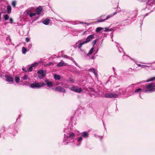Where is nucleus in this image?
<instances>
[{"label": "nucleus", "mask_w": 155, "mask_h": 155, "mask_svg": "<svg viewBox=\"0 0 155 155\" xmlns=\"http://www.w3.org/2000/svg\"><path fill=\"white\" fill-rule=\"evenodd\" d=\"M75 134L72 132H70L67 135H64V139L63 140V143L64 144H67L68 142H72L74 141L73 137H75Z\"/></svg>", "instance_id": "f257e3e1"}, {"label": "nucleus", "mask_w": 155, "mask_h": 155, "mask_svg": "<svg viewBox=\"0 0 155 155\" xmlns=\"http://www.w3.org/2000/svg\"><path fill=\"white\" fill-rule=\"evenodd\" d=\"M155 84L154 83H151L146 86V88L149 90H146L144 91L145 93L153 92L155 91Z\"/></svg>", "instance_id": "f03ea898"}, {"label": "nucleus", "mask_w": 155, "mask_h": 155, "mask_svg": "<svg viewBox=\"0 0 155 155\" xmlns=\"http://www.w3.org/2000/svg\"><path fill=\"white\" fill-rule=\"evenodd\" d=\"M45 85V83H39L35 82L31 84L30 87L33 89H38Z\"/></svg>", "instance_id": "7ed1b4c3"}, {"label": "nucleus", "mask_w": 155, "mask_h": 155, "mask_svg": "<svg viewBox=\"0 0 155 155\" xmlns=\"http://www.w3.org/2000/svg\"><path fill=\"white\" fill-rule=\"evenodd\" d=\"M117 13L116 12H114L113 15H108L107 16V17L105 18H104L105 15H102L99 17L97 21L98 22H102L104 21L111 17L113 16L116 14Z\"/></svg>", "instance_id": "20e7f679"}, {"label": "nucleus", "mask_w": 155, "mask_h": 155, "mask_svg": "<svg viewBox=\"0 0 155 155\" xmlns=\"http://www.w3.org/2000/svg\"><path fill=\"white\" fill-rule=\"evenodd\" d=\"M104 97L108 98H116L118 97V96L114 93H107L105 94Z\"/></svg>", "instance_id": "39448f33"}, {"label": "nucleus", "mask_w": 155, "mask_h": 155, "mask_svg": "<svg viewBox=\"0 0 155 155\" xmlns=\"http://www.w3.org/2000/svg\"><path fill=\"white\" fill-rule=\"evenodd\" d=\"M71 90L76 93H80L83 91V90L81 88H78V87H73L71 88Z\"/></svg>", "instance_id": "423d86ee"}, {"label": "nucleus", "mask_w": 155, "mask_h": 155, "mask_svg": "<svg viewBox=\"0 0 155 155\" xmlns=\"http://www.w3.org/2000/svg\"><path fill=\"white\" fill-rule=\"evenodd\" d=\"M104 28H103L101 27H97L96 30V32H97V33H99V32H101L102 31H109V30H107V28H104Z\"/></svg>", "instance_id": "0eeeda50"}, {"label": "nucleus", "mask_w": 155, "mask_h": 155, "mask_svg": "<svg viewBox=\"0 0 155 155\" xmlns=\"http://www.w3.org/2000/svg\"><path fill=\"white\" fill-rule=\"evenodd\" d=\"M6 81L9 83H12L14 81V78L8 75H5V76Z\"/></svg>", "instance_id": "6e6552de"}, {"label": "nucleus", "mask_w": 155, "mask_h": 155, "mask_svg": "<svg viewBox=\"0 0 155 155\" xmlns=\"http://www.w3.org/2000/svg\"><path fill=\"white\" fill-rule=\"evenodd\" d=\"M55 90L57 91L62 92H66L65 90L60 86H58L55 88Z\"/></svg>", "instance_id": "1a4fd4ad"}, {"label": "nucleus", "mask_w": 155, "mask_h": 155, "mask_svg": "<svg viewBox=\"0 0 155 155\" xmlns=\"http://www.w3.org/2000/svg\"><path fill=\"white\" fill-rule=\"evenodd\" d=\"M94 34H92L88 36L86 39L85 43H87L91 41L94 38Z\"/></svg>", "instance_id": "9d476101"}, {"label": "nucleus", "mask_w": 155, "mask_h": 155, "mask_svg": "<svg viewBox=\"0 0 155 155\" xmlns=\"http://www.w3.org/2000/svg\"><path fill=\"white\" fill-rule=\"evenodd\" d=\"M86 43H85V41H84L80 42L78 41L76 43V45L78 48H80L83 45Z\"/></svg>", "instance_id": "9b49d317"}, {"label": "nucleus", "mask_w": 155, "mask_h": 155, "mask_svg": "<svg viewBox=\"0 0 155 155\" xmlns=\"http://www.w3.org/2000/svg\"><path fill=\"white\" fill-rule=\"evenodd\" d=\"M37 73L39 74V77L40 78H43L45 76L44 71L42 70H40L38 71L37 72Z\"/></svg>", "instance_id": "f8f14e48"}, {"label": "nucleus", "mask_w": 155, "mask_h": 155, "mask_svg": "<svg viewBox=\"0 0 155 155\" xmlns=\"http://www.w3.org/2000/svg\"><path fill=\"white\" fill-rule=\"evenodd\" d=\"M42 10V8L41 6H39L37 8L36 10V14L37 15H39Z\"/></svg>", "instance_id": "ddd939ff"}, {"label": "nucleus", "mask_w": 155, "mask_h": 155, "mask_svg": "<svg viewBox=\"0 0 155 155\" xmlns=\"http://www.w3.org/2000/svg\"><path fill=\"white\" fill-rule=\"evenodd\" d=\"M155 2V0H148V2H147V5L150 6H152L153 5V2Z\"/></svg>", "instance_id": "4468645a"}, {"label": "nucleus", "mask_w": 155, "mask_h": 155, "mask_svg": "<svg viewBox=\"0 0 155 155\" xmlns=\"http://www.w3.org/2000/svg\"><path fill=\"white\" fill-rule=\"evenodd\" d=\"M81 136L84 138H88L89 136V134L87 132L84 131L81 133Z\"/></svg>", "instance_id": "2eb2a0df"}, {"label": "nucleus", "mask_w": 155, "mask_h": 155, "mask_svg": "<svg viewBox=\"0 0 155 155\" xmlns=\"http://www.w3.org/2000/svg\"><path fill=\"white\" fill-rule=\"evenodd\" d=\"M94 48L93 47H92L91 49L90 50V51H89V52L86 55V58H87L90 55H91L92 54V53L93 52L94 50Z\"/></svg>", "instance_id": "dca6fc26"}, {"label": "nucleus", "mask_w": 155, "mask_h": 155, "mask_svg": "<svg viewBox=\"0 0 155 155\" xmlns=\"http://www.w3.org/2000/svg\"><path fill=\"white\" fill-rule=\"evenodd\" d=\"M89 71H91L92 72H93L94 74L95 75L96 77H97V74L96 72V70L95 69L93 68H91L89 69Z\"/></svg>", "instance_id": "f3484780"}, {"label": "nucleus", "mask_w": 155, "mask_h": 155, "mask_svg": "<svg viewBox=\"0 0 155 155\" xmlns=\"http://www.w3.org/2000/svg\"><path fill=\"white\" fill-rule=\"evenodd\" d=\"M45 82L48 87H52L53 86L52 83L51 82L49 81L48 80H46Z\"/></svg>", "instance_id": "a211bd4d"}, {"label": "nucleus", "mask_w": 155, "mask_h": 155, "mask_svg": "<svg viewBox=\"0 0 155 155\" xmlns=\"http://www.w3.org/2000/svg\"><path fill=\"white\" fill-rule=\"evenodd\" d=\"M50 21V20L49 19H46L43 21V23L45 25H48V24Z\"/></svg>", "instance_id": "6ab92c4d"}, {"label": "nucleus", "mask_w": 155, "mask_h": 155, "mask_svg": "<svg viewBox=\"0 0 155 155\" xmlns=\"http://www.w3.org/2000/svg\"><path fill=\"white\" fill-rule=\"evenodd\" d=\"M60 76L59 75L55 74L54 75V79L56 80H59L60 79Z\"/></svg>", "instance_id": "aec40b11"}, {"label": "nucleus", "mask_w": 155, "mask_h": 155, "mask_svg": "<svg viewBox=\"0 0 155 155\" xmlns=\"http://www.w3.org/2000/svg\"><path fill=\"white\" fill-rule=\"evenodd\" d=\"M11 6L10 5H8L7 7V11L8 13V14L10 13L11 12Z\"/></svg>", "instance_id": "412c9836"}, {"label": "nucleus", "mask_w": 155, "mask_h": 155, "mask_svg": "<svg viewBox=\"0 0 155 155\" xmlns=\"http://www.w3.org/2000/svg\"><path fill=\"white\" fill-rule=\"evenodd\" d=\"M135 85V84H132L131 85H130L129 87H128L127 89V90H131L132 89L133 87H134V86Z\"/></svg>", "instance_id": "4be33fe9"}, {"label": "nucleus", "mask_w": 155, "mask_h": 155, "mask_svg": "<svg viewBox=\"0 0 155 155\" xmlns=\"http://www.w3.org/2000/svg\"><path fill=\"white\" fill-rule=\"evenodd\" d=\"M22 80H27L28 79V75L25 74L23 77L22 78Z\"/></svg>", "instance_id": "5701e85b"}, {"label": "nucleus", "mask_w": 155, "mask_h": 155, "mask_svg": "<svg viewBox=\"0 0 155 155\" xmlns=\"http://www.w3.org/2000/svg\"><path fill=\"white\" fill-rule=\"evenodd\" d=\"M155 81V77H153L152 78H149L148 79H147L146 81V82H149L150 81Z\"/></svg>", "instance_id": "b1692460"}, {"label": "nucleus", "mask_w": 155, "mask_h": 155, "mask_svg": "<svg viewBox=\"0 0 155 155\" xmlns=\"http://www.w3.org/2000/svg\"><path fill=\"white\" fill-rule=\"evenodd\" d=\"M140 91L144 92V91H143L142 89L140 88H138V89H136L135 91L134 92L137 93V92H140Z\"/></svg>", "instance_id": "393cba45"}, {"label": "nucleus", "mask_w": 155, "mask_h": 155, "mask_svg": "<svg viewBox=\"0 0 155 155\" xmlns=\"http://www.w3.org/2000/svg\"><path fill=\"white\" fill-rule=\"evenodd\" d=\"M20 79L18 77H15V81L18 83L19 82Z\"/></svg>", "instance_id": "a878e982"}, {"label": "nucleus", "mask_w": 155, "mask_h": 155, "mask_svg": "<svg viewBox=\"0 0 155 155\" xmlns=\"http://www.w3.org/2000/svg\"><path fill=\"white\" fill-rule=\"evenodd\" d=\"M27 49L25 47H23L22 48V52L23 54H25L27 51Z\"/></svg>", "instance_id": "bb28decb"}, {"label": "nucleus", "mask_w": 155, "mask_h": 155, "mask_svg": "<svg viewBox=\"0 0 155 155\" xmlns=\"http://www.w3.org/2000/svg\"><path fill=\"white\" fill-rule=\"evenodd\" d=\"M138 12V10L137 9H136L133 12V14H135L134 17H136L137 16V14Z\"/></svg>", "instance_id": "cd10ccee"}, {"label": "nucleus", "mask_w": 155, "mask_h": 155, "mask_svg": "<svg viewBox=\"0 0 155 155\" xmlns=\"http://www.w3.org/2000/svg\"><path fill=\"white\" fill-rule=\"evenodd\" d=\"M124 60H126L128 59V58H130V57L127 55H124L123 57Z\"/></svg>", "instance_id": "c85d7f7f"}, {"label": "nucleus", "mask_w": 155, "mask_h": 155, "mask_svg": "<svg viewBox=\"0 0 155 155\" xmlns=\"http://www.w3.org/2000/svg\"><path fill=\"white\" fill-rule=\"evenodd\" d=\"M64 65V63L63 62H59L57 66H63Z\"/></svg>", "instance_id": "c756f323"}, {"label": "nucleus", "mask_w": 155, "mask_h": 155, "mask_svg": "<svg viewBox=\"0 0 155 155\" xmlns=\"http://www.w3.org/2000/svg\"><path fill=\"white\" fill-rule=\"evenodd\" d=\"M4 18L5 20H7L9 19V16L8 15H4Z\"/></svg>", "instance_id": "7c9ffc66"}, {"label": "nucleus", "mask_w": 155, "mask_h": 155, "mask_svg": "<svg viewBox=\"0 0 155 155\" xmlns=\"http://www.w3.org/2000/svg\"><path fill=\"white\" fill-rule=\"evenodd\" d=\"M125 23H127V24H126L125 25H127L128 24H129L131 23V22L130 21L129 19H127L126 20L124 21Z\"/></svg>", "instance_id": "2f4dec72"}, {"label": "nucleus", "mask_w": 155, "mask_h": 155, "mask_svg": "<svg viewBox=\"0 0 155 155\" xmlns=\"http://www.w3.org/2000/svg\"><path fill=\"white\" fill-rule=\"evenodd\" d=\"M12 5L14 8L15 7L16 5V2L15 1H13L12 2Z\"/></svg>", "instance_id": "473e14b6"}, {"label": "nucleus", "mask_w": 155, "mask_h": 155, "mask_svg": "<svg viewBox=\"0 0 155 155\" xmlns=\"http://www.w3.org/2000/svg\"><path fill=\"white\" fill-rule=\"evenodd\" d=\"M36 15V13H31L29 14V16L30 17H31L33 16H35Z\"/></svg>", "instance_id": "72a5a7b5"}, {"label": "nucleus", "mask_w": 155, "mask_h": 155, "mask_svg": "<svg viewBox=\"0 0 155 155\" xmlns=\"http://www.w3.org/2000/svg\"><path fill=\"white\" fill-rule=\"evenodd\" d=\"M137 65L139 67H141L142 68H144L145 67H147V66L142 65L140 64H137Z\"/></svg>", "instance_id": "f704fd0d"}, {"label": "nucleus", "mask_w": 155, "mask_h": 155, "mask_svg": "<svg viewBox=\"0 0 155 155\" xmlns=\"http://www.w3.org/2000/svg\"><path fill=\"white\" fill-rule=\"evenodd\" d=\"M97 40H95L93 41L92 42V44L93 46H94L95 45L96 43L97 42Z\"/></svg>", "instance_id": "c9c22d12"}, {"label": "nucleus", "mask_w": 155, "mask_h": 155, "mask_svg": "<svg viewBox=\"0 0 155 155\" xmlns=\"http://www.w3.org/2000/svg\"><path fill=\"white\" fill-rule=\"evenodd\" d=\"M32 69H33V67H32L31 66H30L28 68V69L27 71H31L32 70Z\"/></svg>", "instance_id": "e433bc0d"}, {"label": "nucleus", "mask_w": 155, "mask_h": 155, "mask_svg": "<svg viewBox=\"0 0 155 155\" xmlns=\"http://www.w3.org/2000/svg\"><path fill=\"white\" fill-rule=\"evenodd\" d=\"M82 140V137H80L78 139V142H81Z\"/></svg>", "instance_id": "4c0bfd02"}, {"label": "nucleus", "mask_w": 155, "mask_h": 155, "mask_svg": "<svg viewBox=\"0 0 155 155\" xmlns=\"http://www.w3.org/2000/svg\"><path fill=\"white\" fill-rule=\"evenodd\" d=\"M69 80L70 82L72 83H73L74 82V80L71 78H69Z\"/></svg>", "instance_id": "58836bf2"}, {"label": "nucleus", "mask_w": 155, "mask_h": 155, "mask_svg": "<svg viewBox=\"0 0 155 155\" xmlns=\"http://www.w3.org/2000/svg\"><path fill=\"white\" fill-rule=\"evenodd\" d=\"M38 64L37 63H35L34 64H31V66L32 67L36 66L38 65Z\"/></svg>", "instance_id": "ea45409f"}, {"label": "nucleus", "mask_w": 155, "mask_h": 155, "mask_svg": "<svg viewBox=\"0 0 155 155\" xmlns=\"http://www.w3.org/2000/svg\"><path fill=\"white\" fill-rule=\"evenodd\" d=\"M89 58V57H88L87 58V59H95V56H94L93 55V56H92L91 57V58Z\"/></svg>", "instance_id": "a19ab883"}, {"label": "nucleus", "mask_w": 155, "mask_h": 155, "mask_svg": "<svg viewBox=\"0 0 155 155\" xmlns=\"http://www.w3.org/2000/svg\"><path fill=\"white\" fill-rule=\"evenodd\" d=\"M63 57L67 59H69V58H70V57H69L66 55H64L63 56Z\"/></svg>", "instance_id": "79ce46f5"}, {"label": "nucleus", "mask_w": 155, "mask_h": 155, "mask_svg": "<svg viewBox=\"0 0 155 155\" xmlns=\"http://www.w3.org/2000/svg\"><path fill=\"white\" fill-rule=\"evenodd\" d=\"M141 17L142 18V19L141 20V23L140 26H141L143 24V16H141Z\"/></svg>", "instance_id": "37998d69"}, {"label": "nucleus", "mask_w": 155, "mask_h": 155, "mask_svg": "<svg viewBox=\"0 0 155 155\" xmlns=\"http://www.w3.org/2000/svg\"><path fill=\"white\" fill-rule=\"evenodd\" d=\"M9 21L10 23H12L13 22V19L12 18H10L9 19Z\"/></svg>", "instance_id": "c03bdc74"}, {"label": "nucleus", "mask_w": 155, "mask_h": 155, "mask_svg": "<svg viewBox=\"0 0 155 155\" xmlns=\"http://www.w3.org/2000/svg\"><path fill=\"white\" fill-rule=\"evenodd\" d=\"M30 40L28 38H25V41L26 42H28Z\"/></svg>", "instance_id": "a18cd8bd"}, {"label": "nucleus", "mask_w": 155, "mask_h": 155, "mask_svg": "<svg viewBox=\"0 0 155 155\" xmlns=\"http://www.w3.org/2000/svg\"><path fill=\"white\" fill-rule=\"evenodd\" d=\"M22 70L24 71L25 72H27V71L26 70V69L25 68H24V67L22 68Z\"/></svg>", "instance_id": "49530a36"}, {"label": "nucleus", "mask_w": 155, "mask_h": 155, "mask_svg": "<svg viewBox=\"0 0 155 155\" xmlns=\"http://www.w3.org/2000/svg\"><path fill=\"white\" fill-rule=\"evenodd\" d=\"M31 46H32L31 44H29L28 45V48L30 49V48H31Z\"/></svg>", "instance_id": "de8ad7c7"}, {"label": "nucleus", "mask_w": 155, "mask_h": 155, "mask_svg": "<svg viewBox=\"0 0 155 155\" xmlns=\"http://www.w3.org/2000/svg\"><path fill=\"white\" fill-rule=\"evenodd\" d=\"M3 13V12H0V22L1 21V15Z\"/></svg>", "instance_id": "09e8293b"}, {"label": "nucleus", "mask_w": 155, "mask_h": 155, "mask_svg": "<svg viewBox=\"0 0 155 155\" xmlns=\"http://www.w3.org/2000/svg\"><path fill=\"white\" fill-rule=\"evenodd\" d=\"M91 91H92V92H93L95 93L94 89L92 88V89H91ZM94 93H94L93 94H94Z\"/></svg>", "instance_id": "8fccbe9b"}, {"label": "nucleus", "mask_w": 155, "mask_h": 155, "mask_svg": "<svg viewBox=\"0 0 155 155\" xmlns=\"http://www.w3.org/2000/svg\"><path fill=\"white\" fill-rule=\"evenodd\" d=\"M69 59H70L71 60H74V59L72 58L71 57H70V58H69Z\"/></svg>", "instance_id": "3c124183"}, {"label": "nucleus", "mask_w": 155, "mask_h": 155, "mask_svg": "<svg viewBox=\"0 0 155 155\" xmlns=\"http://www.w3.org/2000/svg\"><path fill=\"white\" fill-rule=\"evenodd\" d=\"M113 70L114 71H115V68H114V67H113Z\"/></svg>", "instance_id": "603ef678"}, {"label": "nucleus", "mask_w": 155, "mask_h": 155, "mask_svg": "<svg viewBox=\"0 0 155 155\" xmlns=\"http://www.w3.org/2000/svg\"><path fill=\"white\" fill-rule=\"evenodd\" d=\"M2 129H3V131H4V129H5V127H3Z\"/></svg>", "instance_id": "864d4df0"}, {"label": "nucleus", "mask_w": 155, "mask_h": 155, "mask_svg": "<svg viewBox=\"0 0 155 155\" xmlns=\"http://www.w3.org/2000/svg\"><path fill=\"white\" fill-rule=\"evenodd\" d=\"M21 117V115H19V117H18V118L17 119V120L19 118H20Z\"/></svg>", "instance_id": "5fc2aeb1"}, {"label": "nucleus", "mask_w": 155, "mask_h": 155, "mask_svg": "<svg viewBox=\"0 0 155 155\" xmlns=\"http://www.w3.org/2000/svg\"><path fill=\"white\" fill-rule=\"evenodd\" d=\"M3 131H2V130H1V131H0V132H2Z\"/></svg>", "instance_id": "6e6d98bb"}, {"label": "nucleus", "mask_w": 155, "mask_h": 155, "mask_svg": "<svg viewBox=\"0 0 155 155\" xmlns=\"http://www.w3.org/2000/svg\"><path fill=\"white\" fill-rule=\"evenodd\" d=\"M119 51L120 52H121V51H120L119 49Z\"/></svg>", "instance_id": "4d7b16f0"}, {"label": "nucleus", "mask_w": 155, "mask_h": 155, "mask_svg": "<svg viewBox=\"0 0 155 155\" xmlns=\"http://www.w3.org/2000/svg\"><path fill=\"white\" fill-rule=\"evenodd\" d=\"M130 58L132 60L133 59L132 58Z\"/></svg>", "instance_id": "13d9d810"}]
</instances>
